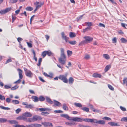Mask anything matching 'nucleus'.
Here are the masks:
<instances>
[{
    "label": "nucleus",
    "mask_w": 127,
    "mask_h": 127,
    "mask_svg": "<svg viewBox=\"0 0 127 127\" xmlns=\"http://www.w3.org/2000/svg\"><path fill=\"white\" fill-rule=\"evenodd\" d=\"M8 122L11 124H16L17 123V122L15 120H9Z\"/></svg>",
    "instance_id": "obj_35"
},
{
    "label": "nucleus",
    "mask_w": 127,
    "mask_h": 127,
    "mask_svg": "<svg viewBox=\"0 0 127 127\" xmlns=\"http://www.w3.org/2000/svg\"><path fill=\"white\" fill-rule=\"evenodd\" d=\"M48 77H49L51 78H53V73L51 72L49 73L48 75Z\"/></svg>",
    "instance_id": "obj_53"
},
{
    "label": "nucleus",
    "mask_w": 127,
    "mask_h": 127,
    "mask_svg": "<svg viewBox=\"0 0 127 127\" xmlns=\"http://www.w3.org/2000/svg\"><path fill=\"white\" fill-rule=\"evenodd\" d=\"M14 127H26L23 125H16Z\"/></svg>",
    "instance_id": "obj_59"
},
{
    "label": "nucleus",
    "mask_w": 127,
    "mask_h": 127,
    "mask_svg": "<svg viewBox=\"0 0 127 127\" xmlns=\"http://www.w3.org/2000/svg\"><path fill=\"white\" fill-rule=\"evenodd\" d=\"M42 124L44 125L45 127H47V126H49L50 127H53V125L51 123L49 122H46L42 123Z\"/></svg>",
    "instance_id": "obj_6"
},
{
    "label": "nucleus",
    "mask_w": 127,
    "mask_h": 127,
    "mask_svg": "<svg viewBox=\"0 0 127 127\" xmlns=\"http://www.w3.org/2000/svg\"><path fill=\"white\" fill-rule=\"evenodd\" d=\"M74 105L76 107H81L82 106L81 104L79 103H75Z\"/></svg>",
    "instance_id": "obj_32"
},
{
    "label": "nucleus",
    "mask_w": 127,
    "mask_h": 127,
    "mask_svg": "<svg viewBox=\"0 0 127 127\" xmlns=\"http://www.w3.org/2000/svg\"><path fill=\"white\" fill-rule=\"evenodd\" d=\"M68 42L71 44L75 45L76 43V42L75 41H69Z\"/></svg>",
    "instance_id": "obj_43"
},
{
    "label": "nucleus",
    "mask_w": 127,
    "mask_h": 127,
    "mask_svg": "<svg viewBox=\"0 0 127 127\" xmlns=\"http://www.w3.org/2000/svg\"><path fill=\"white\" fill-rule=\"evenodd\" d=\"M11 100V99L9 98H7L5 100L7 102L9 103L10 102Z\"/></svg>",
    "instance_id": "obj_60"
},
{
    "label": "nucleus",
    "mask_w": 127,
    "mask_h": 127,
    "mask_svg": "<svg viewBox=\"0 0 127 127\" xmlns=\"http://www.w3.org/2000/svg\"><path fill=\"white\" fill-rule=\"evenodd\" d=\"M61 34L62 38L64 39L66 42H67V40L69 38V37L66 36L63 32H62Z\"/></svg>",
    "instance_id": "obj_9"
},
{
    "label": "nucleus",
    "mask_w": 127,
    "mask_h": 127,
    "mask_svg": "<svg viewBox=\"0 0 127 127\" xmlns=\"http://www.w3.org/2000/svg\"><path fill=\"white\" fill-rule=\"evenodd\" d=\"M83 38L85 40L80 42L79 44V45L87 44L92 41L93 39L92 37L89 36H85Z\"/></svg>",
    "instance_id": "obj_2"
},
{
    "label": "nucleus",
    "mask_w": 127,
    "mask_h": 127,
    "mask_svg": "<svg viewBox=\"0 0 127 127\" xmlns=\"http://www.w3.org/2000/svg\"><path fill=\"white\" fill-rule=\"evenodd\" d=\"M45 100V98L42 96H40L38 98L39 101H44Z\"/></svg>",
    "instance_id": "obj_28"
},
{
    "label": "nucleus",
    "mask_w": 127,
    "mask_h": 127,
    "mask_svg": "<svg viewBox=\"0 0 127 127\" xmlns=\"http://www.w3.org/2000/svg\"><path fill=\"white\" fill-rule=\"evenodd\" d=\"M32 98L34 99L33 100L35 102H37L39 101L38 98L37 96H33L32 97Z\"/></svg>",
    "instance_id": "obj_17"
},
{
    "label": "nucleus",
    "mask_w": 127,
    "mask_h": 127,
    "mask_svg": "<svg viewBox=\"0 0 127 127\" xmlns=\"http://www.w3.org/2000/svg\"><path fill=\"white\" fill-rule=\"evenodd\" d=\"M61 116L62 117H64V118H65L67 119L68 118V115L66 114H61Z\"/></svg>",
    "instance_id": "obj_34"
},
{
    "label": "nucleus",
    "mask_w": 127,
    "mask_h": 127,
    "mask_svg": "<svg viewBox=\"0 0 127 127\" xmlns=\"http://www.w3.org/2000/svg\"><path fill=\"white\" fill-rule=\"evenodd\" d=\"M113 43H116V37H114L112 39Z\"/></svg>",
    "instance_id": "obj_62"
},
{
    "label": "nucleus",
    "mask_w": 127,
    "mask_h": 127,
    "mask_svg": "<svg viewBox=\"0 0 127 127\" xmlns=\"http://www.w3.org/2000/svg\"><path fill=\"white\" fill-rule=\"evenodd\" d=\"M26 75L29 77H31L32 75V73L31 71H27L25 72Z\"/></svg>",
    "instance_id": "obj_19"
},
{
    "label": "nucleus",
    "mask_w": 127,
    "mask_h": 127,
    "mask_svg": "<svg viewBox=\"0 0 127 127\" xmlns=\"http://www.w3.org/2000/svg\"><path fill=\"white\" fill-rule=\"evenodd\" d=\"M26 121L29 123L34 122L32 117L30 118H26Z\"/></svg>",
    "instance_id": "obj_20"
},
{
    "label": "nucleus",
    "mask_w": 127,
    "mask_h": 127,
    "mask_svg": "<svg viewBox=\"0 0 127 127\" xmlns=\"http://www.w3.org/2000/svg\"><path fill=\"white\" fill-rule=\"evenodd\" d=\"M65 124L66 125L69 126H74L75 125V124L74 122H67L65 123Z\"/></svg>",
    "instance_id": "obj_26"
},
{
    "label": "nucleus",
    "mask_w": 127,
    "mask_h": 127,
    "mask_svg": "<svg viewBox=\"0 0 127 127\" xmlns=\"http://www.w3.org/2000/svg\"><path fill=\"white\" fill-rule=\"evenodd\" d=\"M73 121L81 122L83 121V119H81L78 117H73Z\"/></svg>",
    "instance_id": "obj_7"
},
{
    "label": "nucleus",
    "mask_w": 127,
    "mask_h": 127,
    "mask_svg": "<svg viewBox=\"0 0 127 127\" xmlns=\"http://www.w3.org/2000/svg\"><path fill=\"white\" fill-rule=\"evenodd\" d=\"M19 87V86L16 85L12 88H11V90H14L17 89Z\"/></svg>",
    "instance_id": "obj_40"
},
{
    "label": "nucleus",
    "mask_w": 127,
    "mask_h": 127,
    "mask_svg": "<svg viewBox=\"0 0 127 127\" xmlns=\"http://www.w3.org/2000/svg\"><path fill=\"white\" fill-rule=\"evenodd\" d=\"M17 71H18L19 78L22 79L23 78V76L22 75L23 71L20 68L17 69Z\"/></svg>",
    "instance_id": "obj_10"
},
{
    "label": "nucleus",
    "mask_w": 127,
    "mask_h": 127,
    "mask_svg": "<svg viewBox=\"0 0 127 127\" xmlns=\"http://www.w3.org/2000/svg\"><path fill=\"white\" fill-rule=\"evenodd\" d=\"M5 99V97L4 96L0 95V100H4Z\"/></svg>",
    "instance_id": "obj_47"
},
{
    "label": "nucleus",
    "mask_w": 127,
    "mask_h": 127,
    "mask_svg": "<svg viewBox=\"0 0 127 127\" xmlns=\"http://www.w3.org/2000/svg\"><path fill=\"white\" fill-rule=\"evenodd\" d=\"M7 121L6 119L5 118H0V123H3L6 122Z\"/></svg>",
    "instance_id": "obj_30"
},
{
    "label": "nucleus",
    "mask_w": 127,
    "mask_h": 127,
    "mask_svg": "<svg viewBox=\"0 0 127 127\" xmlns=\"http://www.w3.org/2000/svg\"><path fill=\"white\" fill-rule=\"evenodd\" d=\"M92 76L95 78H100L102 77V75L99 74L95 73L93 74Z\"/></svg>",
    "instance_id": "obj_14"
},
{
    "label": "nucleus",
    "mask_w": 127,
    "mask_h": 127,
    "mask_svg": "<svg viewBox=\"0 0 127 127\" xmlns=\"http://www.w3.org/2000/svg\"><path fill=\"white\" fill-rule=\"evenodd\" d=\"M42 59L41 58H40L39 59L38 61V63L37 64V66H40V65L42 61Z\"/></svg>",
    "instance_id": "obj_46"
},
{
    "label": "nucleus",
    "mask_w": 127,
    "mask_h": 127,
    "mask_svg": "<svg viewBox=\"0 0 127 127\" xmlns=\"http://www.w3.org/2000/svg\"><path fill=\"white\" fill-rule=\"evenodd\" d=\"M34 4L36 5V8L38 9L43 4V3L40 2H39L37 1H36L34 3Z\"/></svg>",
    "instance_id": "obj_4"
},
{
    "label": "nucleus",
    "mask_w": 127,
    "mask_h": 127,
    "mask_svg": "<svg viewBox=\"0 0 127 127\" xmlns=\"http://www.w3.org/2000/svg\"><path fill=\"white\" fill-rule=\"evenodd\" d=\"M69 35L70 37L72 38L75 37L76 36V35L72 32H70L69 33Z\"/></svg>",
    "instance_id": "obj_33"
},
{
    "label": "nucleus",
    "mask_w": 127,
    "mask_h": 127,
    "mask_svg": "<svg viewBox=\"0 0 127 127\" xmlns=\"http://www.w3.org/2000/svg\"><path fill=\"white\" fill-rule=\"evenodd\" d=\"M25 107L27 108H29L31 109H32L34 107V105L33 104H29L27 105V106H26Z\"/></svg>",
    "instance_id": "obj_21"
},
{
    "label": "nucleus",
    "mask_w": 127,
    "mask_h": 127,
    "mask_svg": "<svg viewBox=\"0 0 127 127\" xmlns=\"http://www.w3.org/2000/svg\"><path fill=\"white\" fill-rule=\"evenodd\" d=\"M121 121L122 122H127V117H124L122 118Z\"/></svg>",
    "instance_id": "obj_36"
},
{
    "label": "nucleus",
    "mask_w": 127,
    "mask_h": 127,
    "mask_svg": "<svg viewBox=\"0 0 127 127\" xmlns=\"http://www.w3.org/2000/svg\"><path fill=\"white\" fill-rule=\"evenodd\" d=\"M11 10V8H7L5 9L1 10L0 11V13L1 15L5 14Z\"/></svg>",
    "instance_id": "obj_3"
},
{
    "label": "nucleus",
    "mask_w": 127,
    "mask_h": 127,
    "mask_svg": "<svg viewBox=\"0 0 127 127\" xmlns=\"http://www.w3.org/2000/svg\"><path fill=\"white\" fill-rule=\"evenodd\" d=\"M67 53L68 56H70L72 54V52L70 51L67 50Z\"/></svg>",
    "instance_id": "obj_45"
},
{
    "label": "nucleus",
    "mask_w": 127,
    "mask_h": 127,
    "mask_svg": "<svg viewBox=\"0 0 127 127\" xmlns=\"http://www.w3.org/2000/svg\"><path fill=\"white\" fill-rule=\"evenodd\" d=\"M25 9L26 10L31 11L33 9V8L31 6H28Z\"/></svg>",
    "instance_id": "obj_31"
},
{
    "label": "nucleus",
    "mask_w": 127,
    "mask_h": 127,
    "mask_svg": "<svg viewBox=\"0 0 127 127\" xmlns=\"http://www.w3.org/2000/svg\"><path fill=\"white\" fill-rule=\"evenodd\" d=\"M24 117L26 118H27V117H30L32 116V114L30 112H26L23 114Z\"/></svg>",
    "instance_id": "obj_5"
},
{
    "label": "nucleus",
    "mask_w": 127,
    "mask_h": 127,
    "mask_svg": "<svg viewBox=\"0 0 127 127\" xmlns=\"http://www.w3.org/2000/svg\"><path fill=\"white\" fill-rule=\"evenodd\" d=\"M121 40L122 43H125L127 42V40L123 38H121Z\"/></svg>",
    "instance_id": "obj_44"
},
{
    "label": "nucleus",
    "mask_w": 127,
    "mask_h": 127,
    "mask_svg": "<svg viewBox=\"0 0 127 127\" xmlns=\"http://www.w3.org/2000/svg\"><path fill=\"white\" fill-rule=\"evenodd\" d=\"M102 56L104 58L107 60H108L110 58L109 56L107 54H103Z\"/></svg>",
    "instance_id": "obj_24"
},
{
    "label": "nucleus",
    "mask_w": 127,
    "mask_h": 127,
    "mask_svg": "<svg viewBox=\"0 0 127 127\" xmlns=\"http://www.w3.org/2000/svg\"><path fill=\"white\" fill-rule=\"evenodd\" d=\"M111 65L110 64L108 65H106L104 69L105 71L106 72H107L111 68Z\"/></svg>",
    "instance_id": "obj_23"
},
{
    "label": "nucleus",
    "mask_w": 127,
    "mask_h": 127,
    "mask_svg": "<svg viewBox=\"0 0 127 127\" xmlns=\"http://www.w3.org/2000/svg\"><path fill=\"white\" fill-rule=\"evenodd\" d=\"M26 118L24 117L23 114L22 116H20L18 117L17 118V119L19 120H23L24 121H26Z\"/></svg>",
    "instance_id": "obj_16"
},
{
    "label": "nucleus",
    "mask_w": 127,
    "mask_h": 127,
    "mask_svg": "<svg viewBox=\"0 0 127 127\" xmlns=\"http://www.w3.org/2000/svg\"><path fill=\"white\" fill-rule=\"evenodd\" d=\"M46 55V51H43L42 53V56L43 58H44Z\"/></svg>",
    "instance_id": "obj_49"
},
{
    "label": "nucleus",
    "mask_w": 127,
    "mask_h": 127,
    "mask_svg": "<svg viewBox=\"0 0 127 127\" xmlns=\"http://www.w3.org/2000/svg\"><path fill=\"white\" fill-rule=\"evenodd\" d=\"M53 101L55 105L58 107L62 106L61 104L59 102L55 100H53Z\"/></svg>",
    "instance_id": "obj_12"
},
{
    "label": "nucleus",
    "mask_w": 127,
    "mask_h": 127,
    "mask_svg": "<svg viewBox=\"0 0 127 127\" xmlns=\"http://www.w3.org/2000/svg\"><path fill=\"white\" fill-rule=\"evenodd\" d=\"M45 98L47 102L51 104H53V101L51 100V99L49 97L47 96H46Z\"/></svg>",
    "instance_id": "obj_15"
},
{
    "label": "nucleus",
    "mask_w": 127,
    "mask_h": 127,
    "mask_svg": "<svg viewBox=\"0 0 127 127\" xmlns=\"http://www.w3.org/2000/svg\"><path fill=\"white\" fill-rule=\"evenodd\" d=\"M123 84L127 86V80H123Z\"/></svg>",
    "instance_id": "obj_64"
},
{
    "label": "nucleus",
    "mask_w": 127,
    "mask_h": 127,
    "mask_svg": "<svg viewBox=\"0 0 127 127\" xmlns=\"http://www.w3.org/2000/svg\"><path fill=\"white\" fill-rule=\"evenodd\" d=\"M81 109L86 112L89 111V108L87 107H84L81 108Z\"/></svg>",
    "instance_id": "obj_38"
},
{
    "label": "nucleus",
    "mask_w": 127,
    "mask_h": 127,
    "mask_svg": "<svg viewBox=\"0 0 127 127\" xmlns=\"http://www.w3.org/2000/svg\"><path fill=\"white\" fill-rule=\"evenodd\" d=\"M87 24V26L88 27H90L92 26V23L91 22H86V23Z\"/></svg>",
    "instance_id": "obj_58"
},
{
    "label": "nucleus",
    "mask_w": 127,
    "mask_h": 127,
    "mask_svg": "<svg viewBox=\"0 0 127 127\" xmlns=\"http://www.w3.org/2000/svg\"><path fill=\"white\" fill-rule=\"evenodd\" d=\"M0 108L5 110H9L10 109V108H9L5 107L2 106H0Z\"/></svg>",
    "instance_id": "obj_41"
},
{
    "label": "nucleus",
    "mask_w": 127,
    "mask_h": 127,
    "mask_svg": "<svg viewBox=\"0 0 127 127\" xmlns=\"http://www.w3.org/2000/svg\"><path fill=\"white\" fill-rule=\"evenodd\" d=\"M120 109L123 111H125L126 110V109L125 107H123L121 106H120Z\"/></svg>",
    "instance_id": "obj_54"
},
{
    "label": "nucleus",
    "mask_w": 127,
    "mask_h": 127,
    "mask_svg": "<svg viewBox=\"0 0 127 127\" xmlns=\"http://www.w3.org/2000/svg\"><path fill=\"white\" fill-rule=\"evenodd\" d=\"M11 86L10 85H5L4 86V88L5 89H8L11 88Z\"/></svg>",
    "instance_id": "obj_37"
},
{
    "label": "nucleus",
    "mask_w": 127,
    "mask_h": 127,
    "mask_svg": "<svg viewBox=\"0 0 127 127\" xmlns=\"http://www.w3.org/2000/svg\"><path fill=\"white\" fill-rule=\"evenodd\" d=\"M108 124L111 126H119V125L117 123L114 122H110L108 123Z\"/></svg>",
    "instance_id": "obj_18"
},
{
    "label": "nucleus",
    "mask_w": 127,
    "mask_h": 127,
    "mask_svg": "<svg viewBox=\"0 0 127 127\" xmlns=\"http://www.w3.org/2000/svg\"><path fill=\"white\" fill-rule=\"evenodd\" d=\"M21 109L19 108L17 109L16 110V112L17 114H18L21 111Z\"/></svg>",
    "instance_id": "obj_56"
},
{
    "label": "nucleus",
    "mask_w": 127,
    "mask_h": 127,
    "mask_svg": "<svg viewBox=\"0 0 127 127\" xmlns=\"http://www.w3.org/2000/svg\"><path fill=\"white\" fill-rule=\"evenodd\" d=\"M105 124V121L102 120H98V124L101 125H104Z\"/></svg>",
    "instance_id": "obj_27"
},
{
    "label": "nucleus",
    "mask_w": 127,
    "mask_h": 127,
    "mask_svg": "<svg viewBox=\"0 0 127 127\" xmlns=\"http://www.w3.org/2000/svg\"><path fill=\"white\" fill-rule=\"evenodd\" d=\"M90 28L89 27H87L84 30L83 32H85L86 31L90 30Z\"/></svg>",
    "instance_id": "obj_55"
},
{
    "label": "nucleus",
    "mask_w": 127,
    "mask_h": 127,
    "mask_svg": "<svg viewBox=\"0 0 127 127\" xmlns=\"http://www.w3.org/2000/svg\"><path fill=\"white\" fill-rule=\"evenodd\" d=\"M28 47L30 48H31L32 47V44L30 43H29L28 42H27Z\"/></svg>",
    "instance_id": "obj_57"
},
{
    "label": "nucleus",
    "mask_w": 127,
    "mask_h": 127,
    "mask_svg": "<svg viewBox=\"0 0 127 127\" xmlns=\"http://www.w3.org/2000/svg\"><path fill=\"white\" fill-rule=\"evenodd\" d=\"M63 108L65 110L67 111L68 110V108L65 103H64L63 104Z\"/></svg>",
    "instance_id": "obj_25"
},
{
    "label": "nucleus",
    "mask_w": 127,
    "mask_h": 127,
    "mask_svg": "<svg viewBox=\"0 0 127 127\" xmlns=\"http://www.w3.org/2000/svg\"><path fill=\"white\" fill-rule=\"evenodd\" d=\"M103 119H104L105 120L110 121L111 120V119L107 117H105L102 118Z\"/></svg>",
    "instance_id": "obj_42"
},
{
    "label": "nucleus",
    "mask_w": 127,
    "mask_h": 127,
    "mask_svg": "<svg viewBox=\"0 0 127 127\" xmlns=\"http://www.w3.org/2000/svg\"><path fill=\"white\" fill-rule=\"evenodd\" d=\"M12 102L14 104H18L19 103V102L18 100H13L12 101Z\"/></svg>",
    "instance_id": "obj_39"
},
{
    "label": "nucleus",
    "mask_w": 127,
    "mask_h": 127,
    "mask_svg": "<svg viewBox=\"0 0 127 127\" xmlns=\"http://www.w3.org/2000/svg\"><path fill=\"white\" fill-rule=\"evenodd\" d=\"M83 121L88 122H90L92 123V119L89 118L83 119Z\"/></svg>",
    "instance_id": "obj_22"
},
{
    "label": "nucleus",
    "mask_w": 127,
    "mask_h": 127,
    "mask_svg": "<svg viewBox=\"0 0 127 127\" xmlns=\"http://www.w3.org/2000/svg\"><path fill=\"white\" fill-rule=\"evenodd\" d=\"M67 76V74H66L65 75H60L58 78L60 79H67L66 77Z\"/></svg>",
    "instance_id": "obj_13"
},
{
    "label": "nucleus",
    "mask_w": 127,
    "mask_h": 127,
    "mask_svg": "<svg viewBox=\"0 0 127 127\" xmlns=\"http://www.w3.org/2000/svg\"><path fill=\"white\" fill-rule=\"evenodd\" d=\"M98 121L96 119H92V122L98 124Z\"/></svg>",
    "instance_id": "obj_52"
},
{
    "label": "nucleus",
    "mask_w": 127,
    "mask_h": 127,
    "mask_svg": "<svg viewBox=\"0 0 127 127\" xmlns=\"http://www.w3.org/2000/svg\"><path fill=\"white\" fill-rule=\"evenodd\" d=\"M98 26L100 27H103L104 28H105V25L104 24L101 23H99V24Z\"/></svg>",
    "instance_id": "obj_61"
},
{
    "label": "nucleus",
    "mask_w": 127,
    "mask_h": 127,
    "mask_svg": "<svg viewBox=\"0 0 127 127\" xmlns=\"http://www.w3.org/2000/svg\"><path fill=\"white\" fill-rule=\"evenodd\" d=\"M108 88L111 90L113 91L114 90V89L113 87L111 85L109 84H108Z\"/></svg>",
    "instance_id": "obj_50"
},
{
    "label": "nucleus",
    "mask_w": 127,
    "mask_h": 127,
    "mask_svg": "<svg viewBox=\"0 0 127 127\" xmlns=\"http://www.w3.org/2000/svg\"><path fill=\"white\" fill-rule=\"evenodd\" d=\"M61 54L60 57L59 58V62L61 64L64 65L65 64L66 61V56L64 53V49L63 48L60 49Z\"/></svg>",
    "instance_id": "obj_1"
},
{
    "label": "nucleus",
    "mask_w": 127,
    "mask_h": 127,
    "mask_svg": "<svg viewBox=\"0 0 127 127\" xmlns=\"http://www.w3.org/2000/svg\"><path fill=\"white\" fill-rule=\"evenodd\" d=\"M36 109L39 110L40 112H43L46 111H50L51 110V109L48 108H37Z\"/></svg>",
    "instance_id": "obj_11"
},
{
    "label": "nucleus",
    "mask_w": 127,
    "mask_h": 127,
    "mask_svg": "<svg viewBox=\"0 0 127 127\" xmlns=\"http://www.w3.org/2000/svg\"><path fill=\"white\" fill-rule=\"evenodd\" d=\"M17 0H10V2L12 3H14L17 2Z\"/></svg>",
    "instance_id": "obj_63"
},
{
    "label": "nucleus",
    "mask_w": 127,
    "mask_h": 127,
    "mask_svg": "<svg viewBox=\"0 0 127 127\" xmlns=\"http://www.w3.org/2000/svg\"><path fill=\"white\" fill-rule=\"evenodd\" d=\"M46 55L49 56H50L51 55L53 56L54 54L51 51H46Z\"/></svg>",
    "instance_id": "obj_29"
},
{
    "label": "nucleus",
    "mask_w": 127,
    "mask_h": 127,
    "mask_svg": "<svg viewBox=\"0 0 127 127\" xmlns=\"http://www.w3.org/2000/svg\"><path fill=\"white\" fill-rule=\"evenodd\" d=\"M54 113H62L63 112L62 111L60 110H54Z\"/></svg>",
    "instance_id": "obj_48"
},
{
    "label": "nucleus",
    "mask_w": 127,
    "mask_h": 127,
    "mask_svg": "<svg viewBox=\"0 0 127 127\" xmlns=\"http://www.w3.org/2000/svg\"><path fill=\"white\" fill-rule=\"evenodd\" d=\"M90 58V56L88 55H85V56L84 57V58L86 60L89 59Z\"/></svg>",
    "instance_id": "obj_51"
},
{
    "label": "nucleus",
    "mask_w": 127,
    "mask_h": 127,
    "mask_svg": "<svg viewBox=\"0 0 127 127\" xmlns=\"http://www.w3.org/2000/svg\"><path fill=\"white\" fill-rule=\"evenodd\" d=\"M34 122L37 121L41 120L42 118L39 116L37 115H34L32 117Z\"/></svg>",
    "instance_id": "obj_8"
}]
</instances>
